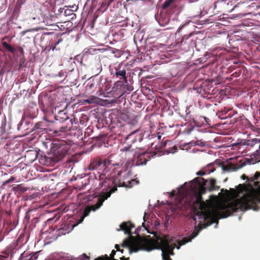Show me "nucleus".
Returning <instances> with one entry per match:
<instances>
[{
    "label": "nucleus",
    "mask_w": 260,
    "mask_h": 260,
    "mask_svg": "<svg viewBox=\"0 0 260 260\" xmlns=\"http://www.w3.org/2000/svg\"><path fill=\"white\" fill-rule=\"evenodd\" d=\"M208 182L207 180L198 177L194 179L190 185L191 190L196 198V201L193 203V209L203 215L205 220L210 221L207 225L216 222L218 223L219 218H226L238 210L243 211L253 209L255 207L256 202L260 203L259 188L254 191L245 193L241 199H236L227 204H222L218 207L217 210H214L211 201L203 200L202 195L206 191L205 185Z\"/></svg>",
    "instance_id": "f257e3e1"
},
{
    "label": "nucleus",
    "mask_w": 260,
    "mask_h": 260,
    "mask_svg": "<svg viewBox=\"0 0 260 260\" xmlns=\"http://www.w3.org/2000/svg\"><path fill=\"white\" fill-rule=\"evenodd\" d=\"M201 229L195 228L193 232L189 236L184 237L180 241H178V246L175 243H173V238L168 235H164L162 237H158L156 240V243L158 246V249L162 251V257L163 260H171L170 255H174L173 250L176 247L179 249L180 246L190 242L199 234Z\"/></svg>",
    "instance_id": "f03ea898"
},
{
    "label": "nucleus",
    "mask_w": 260,
    "mask_h": 260,
    "mask_svg": "<svg viewBox=\"0 0 260 260\" xmlns=\"http://www.w3.org/2000/svg\"><path fill=\"white\" fill-rule=\"evenodd\" d=\"M112 156H109L107 159H105L103 161L101 159H96L90 162L88 169L90 170H99L103 171V172L97 171L96 173H94V178L96 180L99 181V185L102 187L104 186L111 188L113 185H115V181L114 179L108 178L106 176V173L109 171V166H115V164L112 162L111 159Z\"/></svg>",
    "instance_id": "7ed1b4c3"
},
{
    "label": "nucleus",
    "mask_w": 260,
    "mask_h": 260,
    "mask_svg": "<svg viewBox=\"0 0 260 260\" xmlns=\"http://www.w3.org/2000/svg\"><path fill=\"white\" fill-rule=\"evenodd\" d=\"M55 120L50 121L51 129L53 133L59 135L61 133H66L71 131L73 122L75 119H70L64 110L59 111L54 116Z\"/></svg>",
    "instance_id": "20e7f679"
},
{
    "label": "nucleus",
    "mask_w": 260,
    "mask_h": 260,
    "mask_svg": "<svg viewBox=\"0 0 260 260\" xmlns=\"http://www.w3.org/2000/svg\"><path fill=\"white\" fill-rule=\"evenodd\" d=\"M122 247L128 248L129 252H137L139 250L149 251L154 249L153 244L144 238L136 239L132 236L123 241Z\"/></svg>",
    "instance_id": "39448f33"
},
{
    "label": "nucleus",
    "mask_w": 260,
    "mask_h": 260,
    "mask_svg": "<svg viewBox=\"0 0 260 260\" xmlns=\"http://www.w3.org/2000/svg\"><path fill=\"white\" fill-rule=\"evenodd\" d=\"M70 148L69 144L64 140H53L50 144V156L48 158L50 159L52 162L56 163L64 157Z\"/></svg>",
    "instance_id": "423d86ee"
},
{
    "label": "nucleus",
    "mask_w": 260,
    "mask_h": 260,
    "mask_svg": "<svg viewBox=\"0 0 260 260\" xmlns=\"http://www.w3.org/2000/svg\"><path fill=\"white\" fill-rule=\"evenodd\" d=\"M117 186L112 187L107 192H102L99 196L97 198V202L95 205L86 207L84 211V212L81 216L79 223H81L83 221L84 218L88 216L91 211H95L99 209L103 204V202L109 198L112 193L115 192L117 190Z\"/></svg>",
    "instance_id": "0eeeda50"
},
{
    "label": "nucleus",
    "mask_w": 260,
    "mask_h": 260,
    "mask_svg": "<svg viewBox=\"0 0 260 260\" xmlns=\"http://www.w3.org/2000/svg\"><path fill=\"white\" fill-rule=\"evenodd\" d=\"M143 140V136L141 134H136V131L131 133L126 137L124 143L127 146H124L121 149V151H127L129 150L133 144L140 142Z\"/></svg>",
    "instance_id": "6e6552de"
},
{
    "label": "nucleus",
    "mask_w": 260,
    "mask_h": 260,
    "mask_svg": "<svg viewBox=\"0 0 260 260\" xmlns=\"http://www.w3.org/2000/svg\"><path fill=\"white\" fill-rule=\"evenodd\" d=\"M152 156V155L147 152L139 154L137 158L136 164L137 165H145Z\"/></svg>",
    "instance_id": "1a4fd4ad"
},
{
    "label": "nucleus",
    "mask_w": 260,
    "mask_h": 260,
    "mask_svg": "<svg viewBox=\"0 0 260 260\" xmlns=\"http://www.w3.org/2000/svg\"><path fill=\"white\" fill-rule=\"evenodd\" d=\"M39 252L29 253L24 251L23 252L18 260H37L38 257Z\"/></svg>",
    "instance_id": "9d476101"
},
{
    "label": "nucleus",
    "mask_w": 260,
    "mask_h": 260,
    "mask_svg": "<svg viewBox=\"0 0 260 260\" xmlns=\"http://www.w3.org/2000/svg\"><path fill=\"white\" fill-rule=\"evenodd\" d=\"M116 254V251L113 250L110 254V256H108V255L105 254L102 256H99V257L95 258L94 260H118L117 259L114 258V256ZM121 260H128L129 259V257L125 258L124 256H122L120 258Z\"/></svg>",
    "instance_id": "9b49d317"
},
{
    "label": "nucleus",
    "mask_w": 260,
    "mask_h": 260,
    "mask_svg": "<svg viewBox=\"0 0 260 260\" xmlns=\"http://www.w3.org/2000/svg\"><path fill=\"white\" fill-rule=\"evenodd\" d=\"M120 229L124 231L125 234L131 235V230L134 226L130 221H128L122 222L120 224Z\"/></svg>",
    "instance_id": "f8f14e48"
},
{
    "label": "nucleus",
    "mask_w": 260,
    "mask_h": 260,
    "mask_svg": "<svg viewBox=\"0 0 260 260\" xmlns=\"http://www.w3.org/2000/svg\"><path fill=\"white\" fill-rule=\"evenodd\" d=\"M209 86V85L207 86L206 85H203L202 86L200 92L204 97H207L208 95L213 94V92L214 90L213 87L212 86Z\"/></svg>",
    "instance_id": "ddd939ff"
},
{
    "label": "nucleus",
    "mask_w": 260,
    "mask_h": 260,
    "mask_svg": "<svg viewBox=\"0 0 260 260\" xmlns=\"http://www.w3.org/2000/svg\"><path fill=\"white\" fill-rule=\"evenodd\" d=\"M17 243L16 242L12 243L11 245H10L3 251L1 252L2 254H0V256H4L7 259H8L9 254L11 253L12 251L15 249Z\"/></svg>",
    "instance_id": "4468645a"
},
{
    "label": "nucleus",
    "mask_w": 260,
    "mask_h": 260,
    "mask_svg": "<svg viewBox=\"0 0 260 260\" xmlns=\"http://www.w3.org/2000/svg\"><path fill=\"white\" fill-rule=\"evenodd\" d=\"M50 124V121H49V124H48L47 121H40L37 122L34 126V129H40V132H42L43 131H45L47 129V126H51L49 125Z\"/></svg>",
    "instance_id": "2eb2a0df"
},
{
    "label": "nucleus",
    "mask_w": 260,
    "mask_h": 260,
    "mask_svg": "<svg viewBox=\"0 0 260 260\" xmlns=\"http://www.w3.org/2000/svg\"><path fill=\"white\" fill-rule=\"evenodd\" d=\"M170 17L167 14H160V18L158 19V22L160 26H165L169 23Z\"/></svg>",
    "instance_id": "dca6fc26"
},
{
    "label": "nucleus",
    "mask_w": 260,
    "mask_h": 260,
    "mask_svg": "<svg viewBox=\"0 0 260 260\" xmlns=\"http://www.w3.org/2000/svg\"><path fill=\"white\" fill-rule=\"evenodd\" d=\"M216 181L215 179H210L209 181V185L207 186L208 189L210 191L218 190L219 189V187L216 185Z\"/></svg>",
    "instance_id": "f3484780"
},
{
    "label": "nucleus",
    "mask_w": 260,
    "mask_h": 260,
    "mask_svg": "<svg viewBox=\"0 0 260 260\" xmlns=\"http://www.w3.org/2000/svg\"><path fill=\"white\" fill-rule=\"evenodd\" d=\"M115 75L117 78H119L120 76H121L122 77L121 79H123L125 82H127L126 71L124 69L122 70H118V69H116Z\"/></svg>",
    "instance_id": "a211bd4d"
},
{
    "label": "nucleus",
    "mask_w": 260,
    "mask_h": 260,
    "mask_svg": "<svg viewBox=\"0 0 260 260\" xmlns=\"http://www.w3.org/2000/svg\"><path fill=\"white\" fill-rule=\"evenodd\" d=\"M13 191L19 192V193H23L27 190V188L24 186L22 184H18L12 188Z\"/></svg>",
    "instance_id": "6ab92c4d"
},
{
    "label": "nucleus",
    "mask_w": 260,
    "mask_h": 260,
    "mask_svg": "<svg viewBox=\"0 0 260 260\" xmlns=\"http://www.w3.org/2000/svg\"><path fill=\"white\" fill-rule=\"evenodd\" d=\"M128 116V120L126 121L127 123L134 125L138 122L137 117L135 115L129 113Z\"/></svg>",
    "instance_id": "aec40b11"
},
{
    "label": "nucleus",
    "mask_w": 260,
    "mask_h": 260,
    "mask_svg": "<svg viewBox=\"0 0 260 260\" xmlns=\"http://www.w3.org/2000/svg\"><path fill=\"white\" fill-rule=\"evenodd\" d=\"M30 155H32V158L29 160V161L31 162H33L37 158V154L35 152L33 151H27L26 152V155H25V158L26 159L28 158V157Z\"/></svg>",
    "instance_id": "412c9836"
},
{
    "label": "nucleus",
    "mask_w": 260,
    "mask_h": 260,
    "mask_svg": "<svg viewBox=\"0 0 260 260\" xmlns=\"http://www.w3.org/2000/svg\"><path fill=\"white\" fill-rule=\"evenodd\" d=\"M90 257L88 256L85 254H83L80 256L78 257L77 258H75L74 259H70L69 258H66L65 257H61L59 260H89Z\"/></svg>",
    "instance_id": "4be33fe9"
},
{
    "label": "nucleus",
    "mask_w": 260,
    "mask_h": 260,
    "mask_svg": "<svg viewBox=\"0 0 260 260\" xmlns=\"http://www.w3.org/2000/svg\"><path fill=\"white\" fill-rule=\"evenodd\" d=\"M97 98L94 96H90L88 99L85 100L84 102L87 104L95 103L97 101Z\"/></svg>",
    "instance_id": "5701e85b"
},
{
    "label": "nucleus",
    "mask_w": 260,
    "mask_h": 260,
    "mask_svg": "<svg viewBox=\"0 0 260 260\" xmlns=\"http://www.w3.org/2000/svg\"><path fill=\"white\" fill-rule=\"evenodd\" d=\"M129 112H125V113H120V118L124 121H126L127 120H128V114H129Z\"/></svg>",
    "instance_id": "b1692460"
},
{
    "label": "nucleus",
    "mask_w": 260,
    "mask_h": 260,
    "mask_svg": "<svg viewBox=\"0 0 260 260\" xmlns=\"http://www.w3.org/2000/svg\"><path fill=\"white\" fill-rule=\"evenodd\" d=\"M175 1V0H166L163 4L162 6V9H167Z\"/></svg>",
    "instance_id": "393cba45"
},
{
    "label": "nucleus",
    "mask_w": 260,
    "mask_h": 260,
    "mask_svg": "<svg viewBox=\"0 0 260 260\" xmlns=\"http://www.w3.org/2000/svg\"><path fill=\"white\" fill-rule=\"evenodd\" d=\"M39 107L42 111H44V105L43 103V100L42 98L39 99Z\"/></svg>",
    "instance_id": "a878e982"
},
{
    "label": "nucleus",
    "mask_w": 260,
    "mask_h": 260,
    "mask_svg": "<svg viewBox=\"0 0 260 260\" xmlns=\"http://www.w3.org/2000/svg\"><path fill=\"white\" fill-rule=\"evenodd\" d=\"M109 4L107 3H102L101 6V9L103 10V11H105L109 6Z\"/></svg>",
    "instance_id": "bb28decb"
},
{
    "label": "nucleus",
    "mask_w": 260,
    "mask_h": 260,
    "mask_svg": "<svg viewBox=\"0 0 260 260\" xmlns=\"http://www.w3.org/2000/svg\"><path fill=\"white\" fill-rule=\"evenodd\" d=\"M177 149V148L175 146H174L172 148H170L167 151L168 153H174L176 151Z\"/></svg>",
    "instance_id": "cd10ccee"
},
{
    "label": "nucleus",
    "mask_w": 260,
    "mask_h": 260,
    "mask_svg": "<svg viewBox=\"0 0 260 260\" xmlns=\"http://www.w3.org/2000/svg\"><path fill=\"white\" fill-rule=\"evenodd\" d=\"M192 35V33H190L189 35H187V36H184L183 37H182V42H183L184 41H186L188 39V38Z\"/></svg>",
    "instance_id": "c85d7f7f"
},
{
    "label": "nucleus",
    "mask_w": 260,
    "mask_h": 260,
    "mask_svg": "<svg viewBox=\"0 0 260 260\" xmlns=\"http://www.w3.org/2000/svg\"><path fill=\"white\" fill-rule=\"evenodd\" d=\"M6 49L12 53L14 52L15 51V49L10 45H9Z\"/></svg>",
    "instance_id": "c756f323"
},
{
    "label": "nucleus",
    "mask_w": 260,
    "mask_h": 260,
    "mask_svg": "<svg viewBox=\"0 0 260 260\" xmlns=\"http://www.w3.org/2000/svg\"><path fill=\"white\" fill-rule=\"evenodd\" d=\"M6 49L12 53L14 52L15 51V49L10 45H9Z\"/></svg>",
    "instance_id": "7c9ffc66"
},
{
    "label": "nucleus",
    "mask_w": 260,
    "mask_h": 260,
    "mask_svg": "<svg viewBox=\"0 0 260 260\" xmlns=\"http://www.w3.org/2000/svg\"><path fill=\"white\" fill-rule=\"evenodd\" d=\"M193 144H194V145H199V146L203 145V142L201 141H199V140L194 142L193 143Z\"/></svg>",
    "instance_id": "2f4dec72"
},
{
    "label": "nucleus",
    "mask_w": 260,
    "mask_h": 260,
    "mask_svg": "<svg viewBox=\"0 0 260 260\" xmlns=\"http://www.w3.org/2000/svg\"><path fill=\"white\" fill-rule=\"evenodd\" d=\"M260 177V173L258 172H256L254 176V180H258Z\"/></svg>",
    "instance_id": "473e14b6"
},
{
    "label": "nucleus",
    "mask_w": 260,
    "mask_h": 260,
    "mask_svg": "<svg viewBox=\"0 0 260 260\" xmlns=\"http://www.w3.org/2000/svg\"><path fill=\"white\" fill-rule=\"evenodd\" d=\"M188 23H189V22H186V23H184V24H183L181 26H180V27H179V28L178 29L177 31H178V32H180V31L181 30V29H182L183 28H184V27L185 26H186Z\"/></svg>",
    "instance_id": "72a5a7b5"
},
{
    "label": "nucleus",
    "mask_w": 260,
    "mask_h": 260,
    "mask_svg": "<svg viewBox=\"0 0 260 260\" xmlns=\"http://www.w3.org/2000/svg\"><path fill=\"white\" fill-rule=\"evenodd\" d=\"M62 41V39H59L57 42L55 43V46L53 47L52 50H54L56 46L57 45L59 44Z\"/></svg>",
    "instance_id": "f704fd0d"
},
{
    "label": "nucleus",
    "mask_w": 260,
    "mask_h": 260,
    "mask_svg": "<svg viewBox=\"0 0 260 260\" xmlns=\"http://www.w3.org/2000/svg\"><path fill=\"white\" fill-rule=\"evenodd\" d=\"M115 248H116L117 251H120L121 253L123 252V250H120V247L118 245L116 244L115 246Z\"/></svg>",
    "instance_id": "c9c22d12"
},
{
    "label": "nucleus",
    "mask_w": 260,
    "mask_h": 260,
    "mask_svg": "<svg viewBox=\"0 0 260 260\" xmlns=\"http://www.w3.org/2000/svg\"><path fill=\"white\" fill-rule=\"evenodd\" d=\"M205 174V172H203V171H199L197 173V175H200V176H203V175H204Z\"/></svg>",
    "instance_id": "e433bc0d"
},
{
    "label": "nucleus",
    "mask_w": 260,
    "mask_h": 260,
    "mask_svg": "<svg viewBox=\"0 0 260 260\" xmlns=\"http://www.w3.org/2000/svg\"><path fill=\"white\" fill-rule=\"evenodd\" d=\"M228 111L227 110L224 109L223 110L221 111V116H223L224 114H226L228 113Z\"/></svg>",
    "instance_id": "4c0bfd02"
},
{
    "label": "nucleus",
    "mask_w": 260,
    "mask_h": 260,
    "mask_svg": "<svg viewBox=\"0 0 260 260\" xmlns=\"http://www.w3.org/2000/svg\"><path fill=\"white\" fill-rule=\"evenodd\" d=\"M3 46L6 49L8 46L9 45L6 42H3L2 43Z\"/></svg>",
    "instance_id": "58836bf2"
},
{
    "label": "nucleus",
    "mask_w": 260,
    "mask_h": 260,
    "mask_svg": "<svg viewBox=\"0 0 260 260\" xmlns=\"http://www.w3.org/2000/svg\"><path fill=\"white\" fill-rule=\"evenodd\" d=\"M167 140H166L164 143H162V144H161L160 145V146L159 147V148H163V147H165L166 145V144L167 143Z\"/></svg>",
    "instance_id": "ea45409f"
},
{
    "label": "nucleus",
    "mask_w": 260,
    "mask_h": 260,
    "mask_svg": "<svg viewBox=\"0 0 260 260\" xmlns=\"http://www.w3.org/2000/svg\"><path fill=\"white\" fill-rule=\"evenodd\" d=\"M11 183L10 181V180H9V179H8V180H6L5 181H4V182L3 183L2 185H6V184H8V183Z\"/></svg>",
    "instance_id": "a19ab883"
},
{
    "label": "nucleus",
    "mask_w": 260,
    "mask_h": 260,
    "mask_svg": "<svg viewBox=\"0 0 260 260\" xmlns=\"http://www.w3.org/2000/svg\"><path fill=\"white\" fill-rule=\"evenodd\" d=\"M0 260H8V259L4 256H0Z\"/></svg>",
    "instance_id": "79ce46f5"
},
{
    "label": "nucleus",
    "mask_w": 260,
    "mask_h": 260,
    "mask_svg": "<svg viewBox=\"0 0 260 260\" xmlns=\"http://www.w3.org/2000/svg\"><path fill=\"white\" fill-rule=\"evenodd\" d=\"M15 180V178L14 177H11L10 179H9V180H10L11 182H13Z\"/></svg>",
    "instance_id": "37998d69"
},
{
    "label": "nucleus",
    "mask_w": 260,
    "mask_h": 260,
    "mask_svg": "<svg viewBox=\"0 0 260 260\" xmlns=\"http://www.w3.org/2000/svg\"><path fill=\"white\" fill-rule=\"evenodd\" d=\"M161 136L159 134V133L157 134V139L160 141L161 140Z\"/></svg>",
    "instance_id": "c03bdc74"
},
{
    "label": "nucleus",
    "mask_w": 260,
    "mask_h": 260,
    "mask_svg": "<svg viewBox=\"0 0 260 260\" xmlns=\"http://www.w3.org/2000/svg\"><path fill=\"white\" fill-rule=\"evenodd\" d=\"M229 117H230V114H228V115L225 116L224 117H222V119H225V118H228Z\"/></svg>",
    "instance_id": "a18cd8bd"
},
{
    "label": "nucleus",
    "mask_w": 260,
    "mask_h": 260,
    "mask_svg": "<svg viewBox=\"0 0 260 260\" xmlns=\"http://www.w3.org/2000/svg\"><path fill=\"white\" fill-rule=\"evenodd\" d=\"M204 118V119L205 120V121L208 123V121H207V120H208V118H205V117H203Z\"/></svg>",
    "instance_id": "49530a36"
},
{
    "label": "nucleus",
    "mask_w": 260,
    "mask_h": 260,
    "mask_svg": "<svg viewBox=\"0 0 260 260\" xmlns=\"http://www.w3.org/2000/svg\"><path fill=\"white\" fill-rule=\"evenodd\" d=\"M114 0H109V5L110 4V3H112Z\"/></svg>",
    "instance_id": "de8ad7c7"
},
{
    "label": "nucleus",
    "mask_w": 260,
    "mask_h": 260,
    "mask_svg": "<svg viewBox=\"0 0 260 260\" xmlns=\"http://www.w3.org/2000/svg\"><path fill=\"white\" fill-rule=\"evenodd\" d=\"M123 185L121 184V183H119V186H123Z\"/></svg>",
    "instance_id": "09e8293b"
},
{
    "label": "nucleus",
    "mask_w": 260,
    "mask_h": 260,
    "mask_svg": "<svg viewBox=\"0 0 260 260\" xmlns=\"http://www.w3.org/2000/svg\"><path fill=\"white\" fill-rule=\"evenodd\" d=\"M20 0H18L17 1V5H18V4L20 2Z\"/></svg>",
    "instance_id": "8fccbe9b"
},
{
    "label": "nucleus",
    "mask_w": 260,
    "mask_h": 260,
    "mask_svg": "<svg viewBox=\"0 0 260 260\" xmlns=\"http://www.w3.org/2000/svg\"><path fill=\"white\" fill-rule=\"evenodd\" d=\"M21 51L22 52H23V49H21Z\"/></svg>",
    "instance_id": "3c124183"
}]
</instances>
